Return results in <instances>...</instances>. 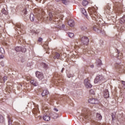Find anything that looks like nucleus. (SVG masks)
<instances>
[{"label":"nucleus","mask_w":125,"mask_h":125,"mask_svg":"<svg viewBox=\"0 0 125 125\" xmlns=\"http://www.w3.org/2000/svg\"><path fill=\"white\" fill-rule=\"evenodd\" d=\"M61 11L56 10L55 12L53 13H49V17H47L48 19L50 20V21H53V23L54 24H59L58 26H57L59 29H61L62 28H64L65 25L64 24H62L61 23V21L63 20V18L64 16L62 14H60Z\"/></svg>","instance_id":"f257e3e1"},{"label":"nucleus","mask_w":125,"mask_h":125,"mask_svg":"<svg viewBox=\"0 0 125 125\" xmlns=\"http://www.w3.org/2000/svg\"><path fill=\"white\" fill-rule=\"evenodd\" d=\"M88 13L93 20L98 21L100 19V16L98 14L96 9L94 7L88 8Z\"/></svg>","instance_id":"f03ea898"},{"label":"nucleus","mask_w":125,"mask_h":125,"mask_svg":"<svg viewBox=\"0 0 125 125\" xmlns=\"http://www.w3.org/2000/svg\"><path fill=\"white\" fill-rule=\"evenodd\" d=\"M113 9L117 14H122L123 11V4L119 2H116L114 4Z\"/></svg>","instance_id":"7ed1b4c3"},{"label":"nucleus","mask_w":125,"mask_h":125,"mask_svg":"<svg viewBox=\"0 0 125 125\" xmlns=\"http://www.w3.org/2000/svg\"><path fill=\"white\" fill-rule=\"evenodd\" d=\"M79 42H81V44H84L87 45L89 42V39L86 36H80L79 39Z\"/></svg>","instance_id":"20e7f679"},{"label":"nucleus","mask_w":125,"mask_h":125,"mask_svg":"<svg viewBox=\"0 0 125 125\" xmlns=\"http://www.w3.org/2000/svg\"><path fill=\"white\" fill-rule=\"evenodd\" d=\"M17 28H18L19 31H20L21 33L24 34L25 32V27L22 23H17L16 25Z\"/></svg>","instance_id":"39448f33"},{"label":"nucleus","mask_w":125,"mask_h":125,"mask_svg":"<svg viewBox=\"0 0 125 125\" xmlns=\"http://www.w3.org/2000/svg\"><path fill=\"white\" fill-rule=\"evenodd\" d=\"M6 85L7 86L5 89V91L8 93H10V92H11V90L13 89V86H12V85H11V83L9 82H7L6 83Z\"/></svg>","instance_id":"423d86ee"},{"label":"nucleus","mask_w":125,"mask_h":125,"mask_svg":"<svg viewBox=\"0 0 125 125\" xmlns=\"http://www.w3.org/2000/svg\"><path fill=\"white\" fill-rule=\"evenodd\" d=\"M115 68H116L117 70V72H119V73H125V70L123 69V67H122V65H121L119 63H115Z\"/></svg>","instance_id":"0eeeda50"},{"label":"nucleus","mask_w":125,"mask_h":125,"mask_svg":"<svg viewBox=\"0 0 125 125\" xmlns=\"http://www.w3.org/2000/svg\"><path fill=\"white\" fill-rule=\"evenodd\" d=\"M84 84L86 88H91L92 85L90 83V81L87 78L84 80Z\"/></svg>","instance_id":"6e6552de"},{"label":"nucleus","mask_w":125,"mask_h":125,"mask_svg":"<svg viewBox=\"0 0 125 125\" xmlns=\"http://www.w3.org/2000/svg\"><path fill=\"white\" fill-rule=\"evenodd\" d=\"M91 30H93V31H95L97 33H101V28H100L99 25L97 24L93 25Z\"/></svg>","instance_id":"1a4fd4ad"},{"label":"nucleus","mask_w":125,"mask_h":125,"mask_svg":"<svg viewBox=\"0 0 125 125\" xmlns=\"http://www.w3.org/2000/svg\"><path fill=\"white\" fill-rule=\"evenodd\" d=\"M104 80H105L104 77H103L102 75H98L96 77V78L95 79L94 83H98L103 82Z\"/></svg>","instance_id":"9d476101"},{"label":"nucleus","mask_w":125,"mask_h":125,"mask_svg":"<svg viewBox=\"0 0 125 125\" xmlns=\"http://www.w3.org/2000/svg\"><path fill=\"white\" fill-rule=\"evenodd\" d=\"M36 76L37 78L39 79L40 80H42L43 79V74H42V72H41L40 71H37L36 72Z\"/></svg>","instance_id":"9b49d317"},{"label":"nucleus","mask_w":125,"mask_h":125,"mask_svg":"<svg viewBox=\"0 0 125 125\" xmlns=\"http://www.w3.org/2000/svg\"><path fill=\"white\" fill-rule=\"evenodd\" d=\"M32 113L35 116H38L40 114V110H39V107L38 106L35 107L32 110Z\"/></svg>","instance_id":"f8f14e48"},{"label":"nucleus","mask_w":125,"mask_h":125,"mask_svg":"<svg viewBox=\"0 0 125 125\" xmlns=\"http://www.w3.org/2000/svg\"><path fill=\"white\" fill-rule=\"evenodd\" d=\"M6 81H7V77L0 75V83H4Z\"/></svg>","instance_id":"ddd939ff"},{"label":"nucleus","mask_w":125,"mask_h":125,"mask_svg":"<svg viewBox=\"0 0 125 125\" xmlns=\"http://www.w3.org/2000/svg\"><path fill=\"white\" fill-rule=\"evenodd\" d=\"M54 59H59L60 58V54L58 52H54L52 53Z\"/></svg>","instance_id":"4468645a"},{"label":"nucleus","mask_w":125,"mask_h":125,"mask_svg":"<svg viewBox=\"0 0 125 125\" xmlns=\"http://www.w3.org/2000/svg\"><path fill=\"white\" fill-rule=\"evenodd\" d=\"M88 102L90 104H96V103H98V101L96 99L91 98L89 99Z\"/></svg>","instance_id":"2eb2a0df"},{"label":"nucleus","mask_w":125,"mask_h":125,"mask_svg":"<svg viewBox=\"0 0 125 125\" xmlns=\"http://www.w3.org/2000/svg\"><path fill=\"white\" fill-rule=\"evenodd\" d=\"M50 116L53 119H57L59 117V115L55 112L50 113Z\"/></svg>","instance_id":"dca6fc26"},{"label":"nucleus","mask_w":125,"mask_h":125,"mask_svg":"<svg viewBox=\"0 0 125 125\" xmlns=\"http://www.w3.org/2000/svg\"><path fill=\"white\" fill-rule=\"evenodd\" d=\"M115 51L116 52H118V56L117 57L118 59H122L123 58V54L122 53H119V50L118 49H116Z\"/></svg>","instance_id":"f3484780"},{"label":"nucleus","mask_w":125,"mask_h":125,"mask_svg":"<svg viewBox=\"0 0 125 125\" xmlns=\"http://www.w3.org/2000/svg\"><path fill=\"white\" fill-rule=\"evenodd\" d=\"M68 24L70 27H74L75 21H74V20H70L68 22Z\"/></svg>","instance_id":"a211bd4d"},{"label":"nucleus","mask_w":125,"mask_h":125,"mask_svg":"<svg viewBox=\"0 0 125 125\" xmlns=\"http://www.w3.org/2000/svg\"><path fill=\"white\" fill-rule=\"evenodd\" d=\"M30 83L33 84V85L34 86H37V85H38V82H37V80L36 79L31 80L30 81Z\"/></svg>","instance_id":"6ab92c4d"},{"label":"nucleus","mask_w":125,"mask_h":125,"mask_svg":"<svg viewBox=\"0 0 125 125\" xmlns=\"http://www.w3.org/2000/svg\"><path fill=\"white\" fill-rule=\"evenodd\" d=\"M43 119L44 121H46V122H48V121H50V117L47 115H44Z\"/></svg>","instance_id":"aec40b11"},{"label":"nucleus","mask_w":125,"mask_h":125,"mask_svg":"<svg viewBox=\"0 0 125 125\" xmlns=\"http://www.w3.org/2000/svg\"><path fill=\"white\" fill-rule=\"evenodd\" d=\"M49 93V92H48V90H44L43 91L42 93V97L45 96V95H47V94H48Z\"/></svg>","instance_id":"412c9836"},{"label":"nucleus","mask_w":125,"mask_h":125,"mask_svg":"<svg viewBox=\"0 0 125 125\" xmlns=\"http://www.w3.org/2000/svg\"><path fill=\"white\" fill-rule=\"evenodd\" d=\"M96 119L98 120V121H101V120H102V116H101V114L99 113H96Z\"/></svg>","instance_id":"4be33fe9"},{"label":"nucleus","mask_w":125,"mask_h":125,"mask_svg":"<svg viewBox=\"0 0 125 125\" xmlns=\"http://www.w3.org/2000/svg\"><path fill=\"white\" fill-rule=\"evenodd\" d=\"M96 63L97 66H101V65H102V62L100 59L97 60Z\"/></svg>","instance_id":"5701e85b"},{"label":"nucleus","mask_w":125,"mask_h":125,"mask_svg":"<svg viewBox=\"0 0 125 125\" xmlns=\"http://www.w3.org/2000/svg\"><path fill=\"white\" fill-rule=\"evenodd\" d=\"M104 98H109V92L108 90L105 91V92L104 94Z\"/></svg>","instance_id":"b1692460"},{"label":"nucleus","mask_w":125,"mask_h":125,"mask_svg":"<svg viewBox=\"0 0 125 125\" xmlns=\"http://www.w3.org/2000/svg\"><path fill=\"white\" fill-rule=\"evenodd\" d=\"M82 4L83 6H86L88 4V1L86 0H83L82 2Z\"/></svg>","instance_id":"393cba45"},{"label":"nucleus","mask_w":125,"mask_h":125,"mask_svg":"<svg viewBox=\"0 0 125 125\" xmlns=\"http://www.w3.org/2000/svg\"><path fill=\"white\" fill-rule=\"evenodd\" d=\"M30 19L32 22H34V21H35V16H34V14H32L30 15Z\"/></svg>","instance_id":"a878e982"},{"label":"nucleus","mask_w":125,"mask_h":125,"mask_svg":"<svg viewBox=\"0 0 125 125\" xmlns=\"http://www.w3.org/2000/svg\"><path fill=\"white\" fill-rule=\"evenodd\" d=\"M125 14L124 16L120 19V23H125Z\"/></svg>","instance_id":"bb28decb"},{"label":"nucleus","mask_w":125,"mask_h":125,"mask_svg":"<svg viewBox=\"0 0 125 125\" xmlns=\"http://www.w3.org/2000/svg\"><path fill=\"white\" fill-rule=\"evenodd\" d=\"M44 49L46 51V53L49 54V48H48V46H46V47H44Z\"/></svg>","instance_id":"cd10ccee"},{"label":"nucleus","mask_w":125,"mask_h":125,"mask_svg":"<svg viewBox=\"0 0 125 125\" xmlns=\"http://www.w3.org/2000/svg\"><path fill=\"white\" fill-rule=\"evenodd\" d=\"M16 51L19 52V51H21L22 50V48L21 47L17 46L15 48Z\"/></svg>","instance_id":"c85d7f7f"},{"label":"nucleus","mask_w":125,"mask_h":125,"mask_svg":"<svg viewBox=\"0 0 125 125\" xmlns=\"http://www.w3.org/2000/svg\"><path fill=\"white\" fill-rule=\"evenodd\" d=\"M7 118L8 120L9 125H11V123H12V118H10V116H9V115L7 116Z\"/></svg>","instance_id":"c756f323"},{"label":"nucleus","mask_w":125,"mask_h":125,"mask_svg":"<svg viewBox=\"0 0 125 125\" xmlns=\"http://www.w3.org/2000/svg\"><path fill=\"white\" fill-rule=\"evenodd\" d=\"M42 112L43 113H47V112H48V110L47 109H48V107H46V109H44V106H43L42 107Z\"/></svg>","instance_id":"7c9ffc66"},{"label":"nucleus","mask_w":125,"mask_h":125,"mask_svg":"<svg viewBox=\"0 0 125 125\" xmlns=\"http://www.w3.org/2000/svg\"><path fill=\"white\" fill-rule=\"evenodd\" d=\"M81 12L83 13V14H84V15H86V11L85 10V9L84 8L82 9Z\"/></svg>","instance_id":"2f4dec72"},{"label":"nucleus","mask_w":125,"mask_h":125,"mask_svg":"<svg viewBox=\"0 0 125 125\" xmlns=\"http://www.w3.org/2000/svg\"><path fill=\"white\" fill-rule=\"evenodd\" d=\"M4 118L2 115H0V123H3Z\"/></svg>","instance_id":"473e14b6"},{"label":"nucleus","mask_w":125,"mask_h":125,"mask_svg":"<svg viewBox=\"0 0 125 125\" xmlns=\"http://www.w3.org/2000/svg\"><path fill=\"white\" fill-rule=\"evenodd\" d=\"M82 30H83V31H85L86 32H87V27L85 26H83L82 27Z\"/></svg>","instance_id":"72a5a7b5"},{"label":"nucleus","mask_w":125,"mask_h":125,"mask_svg":"<svg viewBox=\"0 0 125 125\" xmlns=\"http://www.w3.org/2000/svg\"><path fill=\"white\" fill-rule=\"evenodd\" d=\"M74 36V33H68V37H69V38H73Z\"/></svg>","instance_id":"f704fd0d"},{"label":"nucleus","mask_w":125,"mask_h":125,"mask_svg":"<svg viewBox=\"0 0 125 125\" xmlns=\"http://www.w3.org/2000/svg\"><path fill=\"white\" fill-rule=\"evenodd\" d=\"M90 94H93L94 95L95 94V92H94V90L93 89H91L89 91Z\"/></svg>","instance_id":"c9c22d12"},{"label":"nucleus","mask_w":125,"mask_h":125,"mask_svg":"<svg viewBox=\"0 0 125 125\" xmlns=\"http://www.w3.org/2000/svg\"><path fill=\"white\" fill-rule=\"evenodd\" d=\"M37 17L38 20H40L42 18V16L40 14H39L38 15H37Z\"/></svg>","instance_id":"e433bc0d"},{"label":"nucleus","mask_w":125,"mask_h":125,"mask_svg":"<svg viewBox=\"0 0 125 125\" xmlns=\"http://www.w3.org/2000/svg\"><path fill=\"white\" fill-rule=\"evenodd\" d=\"M42 65L44 67V68H47V65L44 63H42Z\"/></svg>","instance_id":"4c0bfd02"},{"label":"nucleus","mask_w":125,"mask_h":125,"mask_svg":"<svg viewBox=\"0 0 125 125\" xmlns=\"http://www.w3.org/2000/svg\"><path fill=\"white\" fill-rule=\"evenodd\" d=\"M85 114H86V116H88L90 114L89 110L87 109L86 112H85Z\"/></svg>","instance_id":"58836bf2"},{"label":"nucleus","mask_w":125,"mask_h":125,"mask_svg":"<svg viewBox=\"0 0 125 125\" xmlns=\"http://www.w3.org/2000/svg\"><path fill=\"white\" fill-rule=\"evenodd\" d=\"M62 0L63 4H65V5L67 4V1L66 0Z\"/></svg>","instance_id":"ea45409f"},{"label":"nucleus","mask_w":125,"mask_h":125,"mask_svg":"<svg viewBox=\"0 0 125 125\" xmlns=\"http://www.w3.org/2000/svg\"><path fill=\"white\" fill-rule=\"evenodd\" d=\"M13 125H20V124L18 122H14Z\"/></svg>","instance_id":"a19ab883"},{"label":"nucleus","mask_w":125,"mask_h":125,"mask_svg":"<svg viewBox=\"0 0 125 125\" xmlns=\"http://www.w3.org/2000/svg\"><path fill=\"white\" fill-rule=\"evenodd\" d=\"M106 8H107L108 10H110V8H111V7H110V6L107 5V6H106Z\"/></svg>","instance_id":"79ce46f5"},{"label":"nucleus","mask_w":125,"mask_h":125,"mask_svg":"<svg viewBox=\"0 0 125 125\" xmlns=\"http://www.w3.org/2000/svg\"><path fill=\"white\" fill-rule=\"evenodd\" d=\"M42 39L41 38H40L38 40V42H42Z\"/></svg>","instance_id":"37998d69"},{"label":"nucleus","mask_w":125,"mask_h":125,"mask_svg":"<svg viewBox=\"0 0 125 125\" xmlns=\"http://www.w3.org/2000/svg\"><path fill=\"white\" fill-rule=\"evenodd\" d=\"M54 110H55L56 112H58V109H57V108H54Z\"/></svg>","instance_id":"c03bdc74"},{"label":"nucleus","mask_w":125,"mask_h":125,"mask_svg":"<svg viewBox=\"0 0 125 125\" xmlns=\"http://www.w3.org/2000/svg\"><path fill=\"white\" fill-rule=\"evenodd\" d=\"M4 1V0H0V3H1V2H3Z\"/></svg>","instance_id":"a18cd8bd"},{"label":"nucleus","mask_w":125,"mask_h":125,"mask_svg":"<svg viewBox=\"0 0 125 125\" xmlns=\"http://www.w3.org/2000/svg\"><path fill=\"white\" fill-rule=\"evenodd\" d=\"M91 68H93L94 67V65L93 64H92L90 65Z\"/></svg>","instance_id":"49530a36"},{"label":"nucleus","mask_w":125,"mask_h":125,"mask_svg":"<svg viewBox=\"0 0 125 125\" xmlns=\"http://www.w3.org/2000/svg\"><path fill=\"white\" fill-rule=\"evenodd\" d=\"M36 1H39V2H41V1H42V0H36Z\"/></svg>","instance_id":"de8ad7c7"},{"label":"nucleus","mask_w":125,"mask_h":125,"mask_svg":"<svg viewBox=\"0 0 125 125\" xmlns=\"http://www.w3.org/2000/svg\"><path fill=\"white\" fill-rule=\"evenodd\" d=\"M0 59L3 58V56H0Z\"/></svg>","instance_id":"09e8293b"},{"label":"nucleus","mask_w":125,"mask_h":125,"mask_svg":"<svg viewBox=\"0 0 125 125\" xmlns=\"http://www.w3.org/2000/svg\"><path fill=\"white\" fill-rule=\"evenodd\" d=\"M63 70H65V68H62V73H63Z\"/></svg>","instance_id":"8fccbe9b"},{"label":"nucleus","mask_w":125,"mask_h":125,"mask_svg":"<svg viewBox=\"0 0 125 125\" xmlns=\"http://www.w3.org/2000/svg\"><path fill=\"white\" fill-rule=\"evenodd\" d=\"M24 11H25L24 14H27V13H26V11H27V10H24Z\"/></svg>","instance_id":"3c124183"},{"label":"nucleus","mask_w":125,"mask_h":125,"mask_svg":"<svg viewBox=\"0 0 125 125\" xmlns=\"http://www.w3.org/2000/svg\"><path fill=\"white\" fill-rule=\"evenodd\" d=\"M50 101H50V99H48V102H50Z\"/></svg>","instance_id":"603ef678"},{"label":"nucleus","mask_w":125,"mask_h":125,"mask_svg":"<svg viewBox=\"0 0 125 125\" xmlns=\"http://www.w3.org/2000/svg\"><path fill=\"white\" fill-rule=\"evenodd\" d=\"M58 83H60V81L59 80V81H58Z\"/></svg>","instance_id":"864d4df0"},{"label":"nucleus","mask_w":125,"mask_h":125,"mask_svg":"<svg viewBox=\"0 0 125 125\" xmlns=\"http://www.w3.org/2000/svg\"><path fill=\"white\" fill-rule=\"evenodd\" d=\"M27 1H31V0H27Z\"/></svg>","instance_id":"5fc2aeb1"},{"label":"nucleus","mask_w":125,"mask_h":125,"mask_svg":"<svg viewBox=\"0 0 125 125\" xmlns=\"http://www.w3.org/2000/svg\"><path fill=\"white\" fill-rule=\"evenodd\" d=\"M24 51H26V49H23Z\"/></svg>","instance_id":"6e6d98bb"},{"label":"nucleus","mask_w":125,"mask_h":125,"mask_svg":"<svg viewBox=\"0 0 125 125\" xmlns=\"http://www.w3.org/2000/svg\"><path fill=\"white\" fill-rule=\"evenodd\" d=\"M5 14H6V15L7 14V12H6V13H5Z\"/></svg>","instance_id":"4d7b16f0"},{"label":"nucleus","mask_w":125,"mask_h":125,"mask_svg":"<svg viewBox=\"0 0 125 125\" xmlns=\"http://www.w3.org/2000/svg\"><path fill=\"white\" fill-rule=\"evenodd\" d=\"M20 86H22V84H20Z\"/></svg>","instance_id":"13d9d810"},{"label":"nucleus","mask_w":125,"mask_h":125,"mask_svg":"<svg viewBox=\"0 0 125 125\" xmlns=\"http://www.w3.org/2000/svg\"><path fill=\"white\" fill-rule=\"evenodd\" d=\"M76 42H77V43H78V41H76Z\"/></svg>","instance_id":"bf43d9fd"},{"label":"nucleus","mask_w":125,"mask_h":125,"mask_svg":"<svg viewBox=\"0 0 125 125\" xmlns=\"http://www.w3.org/2000/svg\"><path fill=\"white\" fill-rule=\"evenodd\" d=\"M88 53H90L89 52H88Z\"/></svg>","instance_id":"052dcab7"}]
</instances>
